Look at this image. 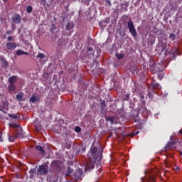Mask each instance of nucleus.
Segmentation results:
<instances>
[{
	"label": "nucleus",
	"instance_id": "20e7f679",
	"mask_svg": "<svg viewBox=\"0 0 182 182\" xmlns=\"http://www.w3.org/2000/svg\"><path fill=\"white\" fill-rule=\"evenodd\" d=\"M49 170V167L47 165H41L38 168V173L40 176H45L48 174Z\"/></svg>",
	"mask_w": 182,
	"mask_h": 182
},
{
	"label": "nucleus",
	"instance_id": "864d4df0",
	"mask_svg": "<svg viewBox=\"0 0 182 182\" xmlns=\"http://www.w3.org/2000/svg\"><path fill=\"white\" fill-rule=\"evenodd\" d=\"M141 97H142L143 99H144V96H141Z\"/></svg>",
	"mask_w": 182,
	"mask_h": 182
},
{
	"label": "nucleus",
	"instance_id": "a211bd4d",
	"mask_svg": "<svg viewBox=\"0 0 182 182\" xmlns=\"http://www.w3.org/2000/svg\"><path fill=\"white\" fill-rule=\"evenodd\" d=\"M30 103H35V102H39V97L32 95L29 99Z\"/></svg>",
	"mask_w": 182,
	"mask_h": 182
},
{
	"label": "nucleus",
	"instance_id": "4468645a",
	"mask_svg": "<svg viewBox=\"0 0 182 182\" xmlns=\"http://www.w3.org/2000/svg\"><path fill=\"white\" fill-rule=\"evenodd\" d=\"M8 139H9V141H10V143H12L14 141H15V140H17V136L15 134H8Z\"/></svg>",
	"mask_w": 182,
	"mask_h": 182
},
{
	"label": "nucleus",
	"instance_id": "473e14b6",
	"mask_svg": "<svg viewBox=\"0 0 182 182\" xmlns=\"http://www.w3.org/2000/svg\"><path fill=\"white\" fill-rule=\"evenodd\" d=\"M75 132H76V133H80V132H82V128H80V127H75Z\"/></svg>",
	"mask_w": 182,
	"mask_h": 182
},
{
	"label": "nucleus",
	"instance_id": "37998d69",
	"mask_svg": "<svg viewBox=\"0 0 182 182\" xmlns=\"http://www.w3.org/2000/svg\"><path fill=\"white\" fill-rule=\"evenodd\" d=\"M176 171H180V166H176Z\"/></svg>",
	"mask_w": 182,
	"mask_h": 182
},
{
	"label": "nucleus",
	"instance_id": "c85d7f7f",
	"mask_svg": "<svg viewBox=\"0 0 182 182\" xmlns=\"http://www.w3.org/2000/svg\"><path fill=\"white\" fill-rule=\"evenodd\" d=\"M9 117H10L11 119H19V117H18L16 114H8Z\"/></svg>",
	"mask_w": 182,
	"mask_h": 182
},
{
	"label": "nucleus",
	"instance_id": "aec40b11",
	"mask_svg": "<svg viewBox=\"0 0 182 182\" xmlns=\"http://www.w3.org/2000/svg\"><path fill=\"white\" fill-rule=\"evenodd\" d=\"M17 56H21V55H29V53L23 51V50H18L16 51Z\"/></svg>",
	"mask_w": 182,
	"mask_h": 182
},
{
	"label": "nucleus",
	"instance_id": "412c9836",
	"mask_svg": "<svg viewBox=\"0 0 182 182\" xmlns=\"http://www.w3.org/2000/svg\"><path fill=\"white\" fill-rule=\"evenodd\" d=\"M8 87L10 92H15L16 90V86L14 84H9Z\"/></svg>",
	"mask_w": 182,
	"mask_h": 182
},
{
	"label": "nucleus",
	"instance_id": "2f4dec72",
	"mask_svg": "<svg viewBox=\"0 0 182 182\" xmlns=\"http://www.w3.org/2000/svg\"><path fill=\"white\" fill-rule=\"evenodd\" d=\"M169 39H171V41H175L176 40V35L174 33L170 34Z\"/></svg>",
	"mask_w": 182,
	"mask_h": 182
},
{
	"label": "nucleus",
	"instance_id": "1a4fd4ad",
	"mask_svg": "<svg viewBox=\"0 0 182 182\" xmlns=\"http://www.w3.org/2000/svg\"><path fill=\"white\" fill-rule=\"evenodd\" d=\"M51 167L59 171L60 170V163H59V161H53L51 163Z\"/></svg>",
	"mask_w": 182,
	"mask_h": 182
},
{
	"label": "nucleus",
	"instance_id": "5fc2aeb1",
	"mask_svg": "<svg viewBox=\"0 0 182 182\" xmlns=\"http://www.w3.org/2000/svg\"><path fill=\"white\" fill-rule=\"evenodd\" d=\"M2 109L0 108V111L1 112Z\"/></svg>",
	"mask_w": 182,
	"mask_h": 182
},
{
	"label": "nucleus",
	"instance_id": "49530a36",
	"mask_svg": "<svg viewBox=\"0 0 182 182\" xmlns=\"http://www.w3.org/2000/svg\"><path fill=\"white\" fill-rule=\"evenodd\" d=\"M1 112H3V113H4L5 114H6V112H5L4 110L1 109Z\"/></svg>",
	"mask_w": 182,
	"mask_h": 182
},
{
	"label": "nucleus",
	"instance_id": "2eb2a0df",
	"mask_svg": "<svg viewBox=\"0 0 182 182\" xmlns=\"http://www.w3.org/2000/svg\"><path fill=\"white\" fill-rule=\"evenodd\" d=\"M157 94H156V92L153 90H148V97L149 99H154V96H156Z\"/></svg>",
	"mask_w": 182,
	"mask_h": 182
},
{
	"label": "nucleus",
	"instance_id": "79ce46f5",
	"mask_svg": "<svg viewBox=\"0 0 182 182\" xmlns=\"http://www.w3.org/2000/svg\"><path fill=\"white\" fill-rule=\"evenodd\" d=\"M87 52H93V48L88 47Z\"/></svg>",
	"mask_w": 182,
	"mask_h": 182
},
{
	"label": "nucleus",
	"instance_id": "bb28decb",
	"mask_svg": "<svg viewBox=\"0 0 182 182\" xmlns=\"http://www.w3.org/2000/svg\"><path fill=\"white\" fill-rule=\"evenodd\" d=\"M115 56L118 59V60H120V59H123V58H124V54L116 53Z\"/></svg>",
	"mask_w": 182,
	"mask_h": 182
},
{
	"label": "nucleus",
	"instance_id": "72a5a7b5",
	"mask_svg": "<svg viewBox=\"0 0 182 182\" xmlns=\"http://www.w3.org/2000/svg\"><path fill=\"white\" fill-rule=\"evenodd\" d=\"M105 107H106V102L102 101L101 103V109L102 110H105Z\"/></svg>",
	"mask_w": 182,
	"mask_h": 182
},
{
	"label": "nucleus",
	"instance_id": "09e8293b",
	"mask_svg": "<svg viewBox=\"0 0 182 182\" xmlns=\"http://www.w3.org/2000/svg\"><path fill=\"white\" fill-rule=\"evenodd\" d=\"M3 2H8L9 0H2Z\"/></svg>",
	"mask_w": 182,
	"mask_h": 182
},
{
	"label": "nucleus",
	"instance_id": "7ed1b4c3",
	"mask_svg": "<svg viewBox=\"0 0 182 182\" xmlns=\"http://www.w3.org/2000/svg\"><path fill=\"white\" fill-rule=\"evenodd\" d=\"M178 143L181 144L182 143V141H180V138L178 137H174L173 136H170V141H168L166 144V149H171L174 144H177Z\"/></svg>",
	"mask_w": 182,
	"mask_h": 182
},
{
	"label": "nucleus",
	"instance_id": "c03bdc74",
	"mask_svg": "<svg viewBox=\"0 0 182 182\" xmlns=\"http://www.w3.org/2000/svg\"><path fill=\"white\" fill-rule=\"evenodd\" d=\"M41 2H44V4H46V0H41Z\"/></svg>",
	"mask_w": 182,
	"mask_h": 182
},
{
	"label": "nucleus",
	"instance_id": "c756f323",
	"mask_svg": "<svg viewBox=\"0 0 182 182\" xmlns=\"http://www.w3.org/2000/svg\"><path fill=\"white\" fill-rule=\"evenodd\" d=\"M32 11H33V8L32 6H29L26 8V12H28V14H31Z\"/></svg>",
	"mask_w": 182,
	"mask_h": 182
},
{
	"label": "nucleus",
	"instance_id": "b1692460",
	"mask_svg": "<svg viewBox=\"0 0 182 182\" xmlns=\"http://www.w3.org/2000/svg\"><path fill=\"white\" fill-rule=\"evenodd\" d=\"M46 57V55L42 53H38L36 56L37 59H45Z\"/></svg>",
	"mask_w": 182,
	"mask_h": 182
},
{
	"label": "nucleus",
	"instance_id": "f3484780",
	"mask_svg": "<svg viewBox=\"0 0 182 182\" xmlns=\"http://www.w3.org/2000/svg\"><path fill=\"white\" fill-rule=\"evenodd\" d=\"M115 119H116V117H112V116L105 117L106 122H109L111 123V124H114Z\"/></svg>",
	"mask_w": 182,
	"mask_h": 182
},
{
	"label": "nucleus",
	"instance_id": "5701e85b",
	"mask_svg": "<svg viewBox=\"0 0 182 182\" xmlns=\"http://www.w3.org/2000/svg\"><path fill=\"white\" fill-rule=\"evenodd\" d=\"M122 100L124 102H129V100H130V94L124 95L122 97Z\"/></svg>",
	"mask_w": 182,
	"mask_h": 182
},
{
	"label": "nucleus",
	"instance_id": "3c124183",
	"mask_svg": "<svg viewBox=\"0 0 182 182\" xmlns=\"http://www.w3.org/2000/svg\"><path fill=\"white\" fill-rule=\"evenodd\" d=\"M125 18H127V15L124 16Z\"/></svg>",
	"mask_w": 182,
	"mask_h": 182
},
{
	"label": "nucleus",
	"instance_id": "6ab92c4d",
	"mask_svg": "<svg viewBox=\"0 0 182 182\" xmlns=\"http://www.w3.org/2000/svg\"><path fill=\"white\" fill-rule=\"evenodd\" d=\"M16 98L18 102H23V92H21L16 95Z\"/></svg>",
	"mask_w": 182,
	"mask_h": 182
},
{
	"label": "nucleus",
	"instance_id": "0eeeda50",
	"mask_svg": "<svg viewBox=\"0 0 182 182\" xmlns=\"http://www.w3.org/2000/svg\"><path fill=\"white\" fill-rule=\"evenodd\" d=\"M6 48L7 50H14L16 49V43H6Z\"/></svg>",
	"mask_w": 182,
	"mask_h": 182
},
{
	"label": "nucleus",
	"instance_id": "393cba45",
	"mask_svg": "<svg viewBox=\"0 0 182 182\" xmlns=\"http://www.w3.org/2000/svg\"><path fill=\"white\" fill-rule=\"evenodd\" d=\"M72 171H73V169L70 167H68V171L65 173V177H69L70 174H72Z\"/></svg>",
	"mask_w": 182,
	"mask_h": 182
},
{
	"label": "nucleus",
	"instance_id": "f257e3e1",
	"mask_svg": "<svg viewBox=\"0 0 182 182\" xmlns=\"http://www.w3.org/2000/svg\"><path fill=\"white\" fill-rule=\"evenodd\" d=\"M87 157L90 162L87 164V167L89 170H93L95 168V163L102 160V154L97 153V147L92 146L87 154Z\"/></svg>",
	"mask_w": 182,
	"mask_h": 182
},
{
	"label": "nucleus",
	"instance_id": "e433bc0d",
	"mask_svg": "<svg viewBox=\"0 0 182 182\" xmlns=\"http://www.w3.org/2000/svg\"><path fill=\"white\" fill-rule=\"evenodd\" d=\"M36 171V169L35 168H31L30 171H29V173L30 174H35V172Z\"/></svg>",
	"mask_w": 182,
	"mask_h": 182
},
{
	"label": "nucleus",
	"instance_id": "a18cd8bd",
	"mask_svg": "<svg viewBox=\"0 0 182 182\" xmlns=\"http://www.w3.org/2000/svg\"><path fill=\"white\" fill-rule=\"evenodd\" d=\"M4 39H6V35L3 36Z\"/></svg>",
	"mask_w": 182,
	"mask_h": 182
},
{
	"label": "nucleus",
	"instance_id": "39448f33",
	"mask_svg": "<svg viewBox=\"0 0 182 182\" xmlns=\"http://www.w3.org/2000/svg\"><path fill=\"white\" fill-rule=\"evenodd\" d=\"M170 54L173 56V60H176L177 56H180V50L178 48H173L171 50Z\"/></svg>",
	"mask_w": 182,
	"mask_h": 182
},
{
	"label": "nucleus",
	"instance_id": "c9c22d12",
	"mask_svg": "<svg viewBox=\"0 0 182 182\" xmlns=\"http://www.w3.org/2000/svg\"><path fill=\"white\" fill-rule=\"evenodd\" d=\"M138 134H139V131L135 130V131H134V132L132 133L131 136H132V137H133L134 136H137Z\"/></svg>",
	"mask_w": 182,
	"mask_h": 182
},
{
	"label": "nucleus",
	"instance_id": "423d86ee",
	"mask_svg": "<svg viewBox=\"0 0 182 182\" xmlns=\"http://www.w3.org/2000/svg\"><path fill=\"white\" fill-rule=\"evenodd\" d=\"M16 136L17 139H24V137H26V135L25 134V132L22 129H17L16 131Z\"/></svg>",
	"mask_w": 182,
	"mask_h": 182
},
{
	"label": "nucleus",
	"instance_id": "ddd939ff",
	"mask_svg": "<svg viewBox=\"0 0 182 182\" xmlns=\"http://www.w3.org/2000/svg\"><path fill=\"white\" fill-rule=\"evenodd\" d=\"M17 80H18V77L16 75H13L9 78V83L14 85V83H16Z\"/></svg>",
	"mask_w": 182,
	"mask_h": 182
},
{
	"label": "nucleus",
	"instance_id": "58836bf2",
	"mask_svg": "<svg viewBox=\"0 0 182 182\" xmlns=\"http://www.w3.org/2000/svg\"><path fill=\"white\" fill-rule=\"evenodd\" d=\"M106 4L109 5V6H112V1H110V0H106Z\"/></svg>",
	"mask_w": 182,
	"mask_h": 182
},
{
	"label": "nucleus",
	"instance_id": "ea45409f",
	"mask_svg": "<svg viewBox=\"0 0 182 182\" xmlns=\"http://www.w3.org/2000/svg\"><path fill=\"white\" fill-rule=\"evenodd\" d=\"M6 35H12V33H14V32L12 31H7L6 32Z\"/></svg>",
	"mask_w": 182,
	"mask_h": 182
},
{
	"label": "nucleus",
	"instance_id": "a878e982",
	"mask_svg": "<svg viewBox=\"0 0 182 182\" xmlns=\"http://www.w3.org/2000/svg\"><path fill=\"white\" fill-rule=\"evenodd\" d=\"M9 127H11L12 129H18V127H19V125L17 124H12V123H9Z\"/></svg>",
	"mask_w": 182,
	"mask_h": 182
},
{
	"label": "nucleus",
	"instance_id": "de8ad7c7",
	"mask_svg": "<svg viewBox=\"0 0 182 182\" xmlns=\"http://www.w3.org/2000/svg\"><path fill=\"white\" fill-rule=\"evenodd\" d=\"M179 133L180 134H182V129H180Z\"/></svg>",
	"mask_w": 182,
	"mask_h": 182
},
{
	"label": "nucleus",
	"instance_id": "7c9ffc66",
	"mask_svg": "<svg viewBox=\"0 0 182 182\" xmlns=\"http://www.w3.org/2000/svg\"><path fill=\"white\" fill-rule=\"evenodd\" d=\"M158 77L160 80L164 77V73L161 72L158 74Z\"/></svg>",
	"mask_w": 182,
	"mask_h": 182
},
{
	"label": "nucleus",
	"instance_id": "a19ab883",
	"mask_svg": "<svg viewBox=\"0 0 182 182\" xmlns=\"http://www.w3.org/2000/svg\"><path fill=\"white\" fill-rule=\"evenodd\" d=\"M4 141V138H2V132H0V142Z\"/></svg>",
	"mask_w": 182,
	"mask_h": 182
},
{
	"label": "nucleus",
	"instance_id": "4be33fe9",
	"mask_svg": "<svg viewBox=\"0 0 182 182\" xmlns=\"http://www.w3.org/2000/svg\"><path fill=\"white\" fill-rule=\"evenodd\" d=\"M65 29L66 31H70L71 29H73V23H68Z\"/></svg>",
	"mask_w": 182,
	"mask_h": 182
},
{
	"label": "nucleus",
	"instance_id": "603ef678",
	"mask_svg": "<svg viewBox=\"0 0 182 182\" xmlns=\"http://www.w3.org/2000/svg\"><path fill=\"white\" fill-rule=\"evenodd\" d=\"M154 43V42L151 43V45H153Z\"/></svg>",
	"mask_w": 182,
	"mask_h": 182
},
{
	"label": "nucleus",
	"instance_id": "4c0bfd02",
	"mask_svg": "<svg viewBox=\"0 0 182 182\" xmlns=\"http://www.w3.org/2000/svg\"><path fill=\"white\" fill-rule=\"evenodd\" d=\"M14 39V37L9 36L8 38H7V40L9 41V42H12Z\"/></svg>",
	"mask_w": 182,
	"mask_h": 182
},
{
	"label": "nucleus",
	"instance_id": "8fccbe9b",
	"mask_svg": "<svg viewBox=\"0 0 182 182\" xmlns=\"http://www.w3.org/2000/svg\"><path fill=\"white\" fill-rule=\"evenodd\" d=\"M87 1V2H90V1H92V0H86Z\"/></svg>",
	"mask_w": 182,
	"mask_h": 182
},
{
	"label": "nucleus",
	"instance_id": "9b49d317",
	"mask_svg": "<svg viewBox=\"0 0 182 182\" xmlns=\"http://www.w3.org/2000/svg\"><path fill=\"white\" fill-rule=\"evenodd\" d=\"M11 19L13 22H15L16 23H19L21 22V16L16 14L12 16Z\"/></svg>",
	"mask_w": 182,
	"mask_h": 182
},
{
	"label": "nucleus",
	"instance_id": "f8f14e48",
	"mask_svg": "<svg viewBox=\"0 0 182 182\" xmlns=\"http://www.w3.org/2000/svg\"><path fill=\"white\" fill-rule=\"evenodd\" d=\"M36 150H38V151H40V154H41V156H46V152H45V150L43 149V148L39 145H37L35 146Z\"/></svg>",
	"mask_w": 182,
	"mask_h": 182
},
{
	"label": "nucleus",
	"instance_id": "dca6fc26",
	"mask_svg": "<svg viewBox=\"0 0 182 182\" xmlns=\"http://www.w3.org/2000/svg\"><path fill=\"white\" fill-rule=\"evenodd\" d=\"M151 85L154 89H157L158 90H160V89H161V85H160V84H159L158 82H156V80H153L151 82Z\"/></svg>",
	"mask_w": 182,
	"mask_h": 182
},
{
	"label": "nucleus",
	"instance_id": "9d476101",
	"mask_svg": "<svg viewBox=\"0 0 182 182\" xmlns=\"http://www.w3.org/2000/svg\"><path fill=\"white\" fill-rule=\"evenodd\" d=\"M82 174H83V171L82 169L79 168L78 170L75 171L74 173V177L75 180H79L80 177H82Z\"/></svg>",
	"mask_w": 182,
	"mask_h": 182
},
{
	"label": "nucleus",
	"instance_id": "f704fd0d",
	"mask_svg": "<svg viewBox=\"0 0 182 182\" xmlns=\"http://www.w3.org/2000/svg\"><path fill=\"white\" fill-rule=\"evenodd\" d=\"M97 168H98L97 171H99V173H100V171H102V164H97Z\"/></svg>",
	"mask_w": 182,
	"mask_h": 182
},
{
	"label": "nucleus",
	"instance_id": "cd10ccee",
	"mask_svg": "<svg viewBox=\"0 0 182 182\" xmlns=\"http://www.w3.org/2000/svg\"><path fill=\"white\" fill-rule=\"evenodd\" d=\"M8 61H6V60H2V66L3 68H4V69H6V68H8Z\"/></svg>",
	"mask_w": 182,
	"mask_h": 182
},
{
	"label": "nucleus",
	"instance_id": "f03ea898",
	"mask_svg": "<svg viewBox=\"0 0 182 182\" xmlns=\"http://www.w3.org/2000/svg\"><path fill=\"white\" fill-rule=\"evenodd\" d=\"M127 28L132 36L136 38L137 36V31H136V28L134 27V23H133V21L129 20L127 21Z\"/></svg>",
	"mask_w": 182,
	"mask_h": 182
},
{
	"label": "nucleus",
	"instance_id": "6e6552de",
	"mask_svg": "<svg viewBox=\"0 0 182 182\" xmlns=\"http://www.w3.org/2000/svg\"><path fill=\"white\" fill-rule=\"evenodd\" d=\"M131 117L132 119H133L134 120V122H136V120H137L138 117H139V111L136 110V109H133L131 111Z\"/></svg>",
	"mask_w": 182,
	"mask_h": 182
}]
</instances>
